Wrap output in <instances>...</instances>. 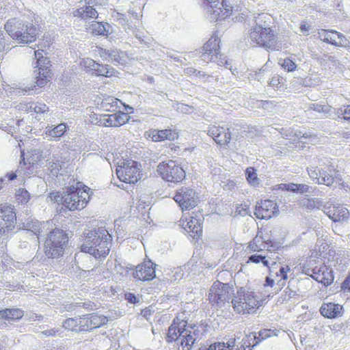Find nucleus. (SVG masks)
<instances>
[{
	"instance_id": "nucleus-14",
	"label": "nucleus",
	"mask_w": 350,
	"mask_h": 350,
	"mask_svg": "<svg viewBox=\"0 0 350 350\" xmlns=\"http://www.w3.org/2000/svg\"><path fill=\"white\" fill-rule=\"evenodd\" d=\"M129 116L127 113L118 111L112 114H100L98 121H92V124L103 126H120L128 122Z\"/></svg>"
},
{
	"instance_id": "nucleus-62",
	"label": "nucleus",
	"mask_w": 350,
	"mask_h": 350,
	"mask_svg": "<svg viewBox=\"0 0 350 350\" xmlns=\"http://www.w3.org/2000/svg\"><path fill=\"white\" fill-rule=\"evenodd\" d=\"M342 288L345 291H350V275L343 282Z\"/></svg>"
},
{
	"instance_id": "nucleus-48",
	"label": "nucleus",
	"mask_w": 350,
	"mask_h": 350,
	"mask_svg": "<svg viewBox=\"0 0 350 350\" xmlns=\"http://www.w3.org/2000/svg\"><path fill=\"white\" fill-rule=\"evenodd\" d=\"M282 67L288 72L294 71L297 65L295 63L289 58H286L283 60V62L281 64Z\"/></svg>"
},
{
	"instance_id": "nucleus-41",
	"label": "nucleus",
	"mask_w": 350,
	"mask_h": 350,
	"mask_svg": "<svg viewBox=\"0 0 350 350\" xmlns=\"http://www.w3.org/2000/svg\"><path fill=\"white\" fill-rule=\"evenodd\" d=\"M16 198L18 203L26 204L30 199V194L25 189H19L16 192Z\"/></svg>"
},
{
	"instance_id": "nucleus-40",
	"label": "nucleus",
	"mask_w": 350,
	"mask_h": 350,
	"mask_svg": "<svg viewBox=\"0 0 350 350\" xmlns=\"http://www.w3.org/2000/svg\"><path fill=\"white\" fill-rule=\"evenodd\" d=\"M47 165L53 176H57L59 171L62 168L61 162L55 157L49 161Z\"/></svg>"
},
{
	"instance_id": "nucleus-59",
	"label": "nucleus",
	"mask_w": 350,
	"mask_h": 350,
	"mask_svg": "<svg viewBox=\"0 0 350 350\" xmlns=\"http://www.w3.org/2000/svg\"><path fill=\"white\" fill-rule=\"evenodd\" d=\"M297 193H304L309 192V186L304 184H297Z\"/></svg>"
},
{
	"instance_id": "nucleus-9",
	"label": "nucleus",
	"mask_w": 350,
	"mask_h": 350,
	"mask_svg": "<svg viewBox=\"0 0 350 350\" xmlns=\"http://www.w3.org/2000/svg\"><path fill=\"white\" fill-rule=\"evenodd\" d=\"M204 5L211 21L225 19L233 12V7L227 0H205Z\"/></svg>"
},
{
	"instance_id": "nucleus-31",
	"label": "nucleus",
	"mask_w": 350,
	"mask_h": 350,
	"mask_svg": "<svg viewBox=\"0 0 350 350\" xmlns=\"http://www.w3.org/2000/svg\"><path fill=\"white\" fill-rule=\"evenodd\" d=\"M186 326L187 325L185 321H182L178 323L175 320H174L168 329L166 337L167 341H177L178 338H179V333H180L183 331V329L185 328Z\"/></svg>"
},
{
	"instance_id": "nucleus-32",
	"label": "nucleus",
	"mask_w": 350,
	"mask_h": 350,
	"mask_svg": "<svg viewBox=\"0 0 350 350\" xmlns=\"http://www.w3.org/2000/svg\"><path fill=\"white\" fill-rule=\"evenodd\" d=\"M84 321H85V325L88 326V330H89L104 325L107 319L102 315L87 314L84 315Z\"/></svg>"
},
{
	"instance_id": "nucleus-19",
	"label": "nucleus",
	"mask_w": 350,
	"mask_h": 350,
	"mask_svg": "<svg viewBox=\"0 0 350 350\" xmlns=\"http://www.w3.org/2000/svg\"><path fill=\"white\" fill-rule=\"evenodd\" d=\"M156 265L152 261H144L135 267V271L133 272L135 278L141 281H150L156 277L155 274Z\"/></svg>"
},
{
	"instance_id": "nucleus-61",
	"label": "nucleus",
	"mask_w": 350,
	"mask_h": 350,
	"mask_svg": "<svg viewBox=\"0 0 350 350\" xmlns=\"http://www.w3.org/2000/svg\"><path fill=\"white\" fill-rule=\"evenodd\" d=\"M295 137L297 139H301V138H310L312 137V135L310 134H308L306 133H302L301 131H296L295 133Z\"/></svg>"
},
{
	"instance_id": "nucleus-11",
	"label": "nucleus",
	"mask_w": 350,
	"mask_h": 350,
	"mask_svg": "<svg viewBox=\"0 0 350 350\" xmlns=\"http://www.w3.org/2000/svg\"><path fill=\"white\" fill-rule=\"evenodd\" d=\"M119 180L126 183H135L140 178V169L137 162L133 160L122 161L116 168Z\"/></svg>"
},
{
	"instance_id": "nucleus-34",
	"label": "nucleus",
	"mask_w": 350,
	"mask_h": 350,
	"mask_svg": "<svg viewBox=\"0 0 350 350\" xmlns=\"http://www.w3.org/2000/svg\"><path fill=\"white\" fill-rule=\"evenodd\" d=\"M23 311L18 308H6L0 310V319L5 321L18 320L23 317Z\"/></svg>"
},
{
	"instance_id": "nucleus-25",
	"label": "nucleus",
	"mask_w": 350,
	"mask_h": 350,
	"mask_svg": "<svg viewBox=\"0 0 350 350\" xmlns=\"http://www.w3.org/2000/svg\"><path fill=\"white\" fill-rule=\"evenodd\" d=\"M85 29L92 34L107 36L109 32V23H103L96 21H86Z\"/></svg>"
},
{
	"instance_id": "nucleus-16",
	"label": "nucleus",
	"mask_w": 350,
	"mask_h": 350,
	"mask_svg": "<svg viewBox=\"0 0 350 350\" xmlns=\"http://www.w3.org/2000/svg\"><path fill=\"white\" fill-rule=\"evenodd\" d=\"M195 191L187 187L178 189L174 200L179 204L182 210H187L195 207L197 204Z\"/></svg>"
},
{
	"instance_id": "nucleus-50",
	"label": "nucleus",
	"mask_w": 350,
	"mask_h": 350,
	"mask_svg": "<svg viewBox=\"0 0 350 350\" xmlns=\"http://www.w3.org/2000/svg\"><path fill=\"white\" fill-rule=\"evenodd\" d=\"M329 106L327 105H321L317 103L312 104L309 109L313 110L314 111H317L319 113H327L329 112Z\"/></svg>"
},
{
	"instance_id": "nucleus-54",
	"label": "nucleus",
	"mask_w": 350,
	"mask_h": 350,
	"mask_svg": "<svg viewBox=\"0 0 350 350\" xmlns=\"http://www.w3.org/2000/svg\"><path fill=\"white\" fill-rule=\"evenodd\" d=\"M32 103H20L18 105H17L16 108L23 111L25 112H32Z\"/></svg>"
},
{
	"instance_id": "nucleus-33",
	"label": "nucleus",
	"mask_w": 350,
	"mask_h": 350,
	"mask_svg": "<svg viewBox=\"0 0 350 350\" xmlns=\"http://www.w3.org/2000/svg\"><path fill=\"white\" fill-rule=\"evenodd\" d=\"M75 16L79 17L85 21L96 19L98 17L97 11L93 7L88 5L77 9L74 12Z\"/></svg>"
},
{
	"instance_id": "nucleus-20",
	"label": "nucleus",
	"mask_w": 350,
	"mask_h": 350,
	"mask_svg": "<svg viewBox=\"0 0 350 350\" xmlns=\"http://www.w3.org/2000/svg\"><path fill=\"white\" fill-rule=\"evenodd\" d=\"M208 135L221 146L228 144L231 139V133L229 129L224 126H211L208 127Z\"/></svg>"
},
{
	"instance_id": "nucleus-63",
	"label": "nucleus",
	"mask_w": 350,
	"mask_h": 350,
	"mask_svg": "<svg viewBox=\"0 0 350 350\" xmlns=\"http://www.w3.org/2000/svg\"><path fill=\"white\" fill-rule=\"evenodd\" d=\"M310 29V26L307 23H301L300 25V31L304 34H308V31Z\"/></svg>"
},
{
	"instance_id": "nucleus-24",
	"label": "nucleus",
	"mask_w": 350,
	"mask_h": 350,
	"mask_svg": "<svg viewBox=\"0 0 350 350\" xmlns=\"http://www.w3.org/2000/svg\"><path fill=\"white\" fill-rule=\"evenodd\" d=\"M342 306L334 303H324L322 304L320 312L321 314L327 318L332 319L340 317L342 314Z\"/></svg>"
},
{
	"instance_id": "nucleus-28",
	"label": "nucleus",
	"mask_w": 350,
	"mask_h": 350,
	"mask_svg": "<svg viewBox=\"0 0 350 350\" xmlns=\"http://www.w3.org/2000/svg\"><path fill=\"white\" fill-rule=\"evenodd\" d=\"M79 64L81 67L83 68L84 69L95 71L96 75L105 77H109L111 75V72H109L108 70L104 71L103 66L96 63L94 60L90 58L81 59Z\"/></svg>"
},
{
	"instance_id": "nucleus-8",
	"label": "nucleus",
	"mask_w": 350,
	"mask_h": 350,
	"mask_svg": "<svg viewBox=\"0 0 350 350\" xmlns=\"http://www.w3.org/2000/svg\"><path fill=\"white\" fill-rule=\"evenodd\" d=\"M234 310L239 314L251 313L258 308L260 301L254 292L239 291L232 299Z\"/></svg>"
},
{
	"instance_id": "nucleus-12",
	"label": "nucleus",
	"mask_w": 350,
	"mask_h": 350,
	"mask_svg": "<svg viewBox=\"0 0 350 350\" xmlns=\"http://www.w3.org/2000/svg\"><path fill=\"white\" fill-rule=\"evenodd\" d=\"M227 284L215 282L212 285L208 293V299L213 305L221 306L226 301L229 302L230 295Z\"/></svg>"
},
{
	"instance_id": "nucleus-57",
	"label": "nucleus",
	"mask_w": 350,
	"mask_h": 350,
	"mask_svg": "<svg viewBox=\"0 0 350 350\" xmlns=\"http://www.w3.org/2000/svg\"><path fill=\"white\" fill-rule=\"evenodd\" d=\"M290 271V268L288 265L285 267H281L279 270V273L277 275H280L282 279L284 281L287 279V273Z\"/></svg>"
},
{
	"instance_id": "nucleus-7",
	"label": "nucleus",
	"mask_w": 350,
	"mask_h": 350,
	"mask_svg": "<svg viewBox=\"0 0 350 350\" xmlns=\"http://www.w3.org/2000/svg\"><path fill=\"white\" fill-rule=\"evenodd\" d=\"M220 40L216 35H213L204 44L202 49V59L206 62H213L219 66H226L227 68L232 69L226 57L221 53L219 47Z\"/></svg>"
},
{
	"instance_id": "nucleus-22",
	"label": "nucleus",
	"mask_w": 350,
	"mask_h": 350,
	"mask_svg": "<svg viewBox=\"0 0 350 350\" xmlns=\"http://www.w3.org/2000/svg\"><path fill=\"white\" fill-rule=\"evenodd\" d=\"M324 213L334 222L347 220L349 216L348 209L342 206L325 207Z\"/></svg>"
},
{
	"instance_id": "nucleus-5",
	"label": "nucleus",
	"mask_w": 350,
	"mask_h": 350,
	"mask_svg": "<svg viewBox=\"0 0 350 350\" xmlns=\"http://www.w3.org/2000/svg\"><path fill=\"white\" fill-rule=\"evenodd\" d=\"M68 236L64 230L55 228L50 232L44 243V254L49 258H57L64 254Z\"/></svg>"
},
{
	"instance_id": "nucleus-39",
	"label": "nucleus",
	"mask_w": 350,
	"mask_h": 350,
	"mask_svg": "<svg viewBox=\"0 0 350 350\" xmlns=\"http://www.w3.org/2000/svg\"><path fill=\"white\" fill-rule=\"evenodd\" d=\"M66 198V189L62 192L57 191L50 193L48 198L53 203L62 204L64 206V200Z\"/></svg>"
},
{
	"instance_id": "nucleus-58",
	"label": "nucleus",
	"mask_w": 350,
	"mask_h": 350,
	"mask_svg": "<svg viewBox=\"0 0 350 350\" xmlns=\"http://www.w3.org/2000/svg\"><path fill=\"white\" fill-rule=\"evenodd\" d=\"M42 334L45 336H54L55 335L60 334V329H51L45 330L42 332Z\"/></svg>"
},
{
	"instance_id": "nucleus-46",
	"label": "nucleus",
	"mask_w": 350,
	"mask_h": 350,
	"mask_svg": "<svg viewBox=\"0 0 350 350\" xmlns=\"http://www.w3.org/2000/svg\"><path fill=\"white\" fill-rule=\"evenodd\" d=\"M284 83L283 77L279 75H274L271 79L269 84L274 89H280L282 86V84Z\"/></svg>"
},
{
	"instance_id": "nucleus-17",
	"label": "nucleus",
	"mask_w": 350,
	"mask_h": 350,
	"mask_svg": "<svg viewBox=\"0 0 350 350\" xmlns=\"http://www.w3.org/2000/svg\"><path fill=\"white\" fill-rule=\"evenodd\" d=\"M279 212L277 203L273 200H265L256 205L254 215L258 219H269Z\"/></svg>"
},
{
	"instance_id": "nucleus-3",
	"label": "nucleus",
	"mask_w": 350,
	"mask_h": 350,
	"mask_svg": "<svg viewBox=\"0 0 350 350\" xmlns=\"http://www.w3.org/2000/svg\"><path fill=\"white\" fill-rule=\"evenodd\" d=\"M90 189L81 182L66 188L64 206L71 211L83 209L90 200Z\"/></svg>"
},
{
	"instance_id": "nucleus-36",
	"label": "nucleus",
	"mask_w": 350,
	"mask_h": 350,
	"mask_svg": "<svg viewBox=\"0 0 350 350\" xmlns=\"http://www.w3.org/2000/svg\"><path fill=\"white\" fill-rule=\"evenodd\" d=\"M66 131V126L64 123L59 124L56 126L47 127L46 129L45 135L46 137L59 138L62 137Z\"/></svg>"
},
{
	"instance_id": "nucleus-23",
	"label": "nucleus",
	"mask_w": 350,
	"mask_h": 350,
	"mask_svg": "<svg viewBox=\"0 0 350 350\" xmlns=\"http://www.w3.org/2000/svg\"><path fill=\"white\" fill-rule=\"evenodd\" d=\"M178 133L172 129L152 130L148 133V137L154 142H161L165 139L173 141L178 138Z\"/></svg>"
},
{
	"instance_id": "nucleus-47",
	"label": "nucleus",
	"mask_w": 350,
	"mask_h": 350,
	"mask_svg": "<svg viewBox=\"0 0 350 350\" xmlns=\"http://www.w3.org/2000/svg\"><path fill=\"white\" fill-rule=\"evenodd\" d=\"M49 111V107L42 103H32V112L36 113H44Z\"/></svg>"
},
{
	"instance_id": "nucleus-56",
	"label": "nucleus",
	"mask_w": 350,
	"mask_h": 350,
	"mask_svg": "<svg viewBox=\"0 0 350 350\" xmlns=\"http://www.w3.org/2000/svg\"><path fill=\"white\" fill-rule=\"evenodd\" d=\"M338 116H340V115H343V118L345 120L350 121V105H347L344 109H340L338 111Z\"/></svg>"
},
{
	"instance_id": "nucleus-60",
	"label": "nucleus",
	"mask_w": 350,
	"mask_h": 350,
	"mask_svg": "<svg viewBox=\"0 0 350 350\" xmlns=\"http://www.w3.org/2000/svg\"><path fill=\"white\" fill-rule=\"evenodd\" d=\"M16 177V174L11 172V173H8V174H6V176L5 177L1 178L0 180L2 183L9 182L10 180L15 179Z\"/></svg>"
},
{
	"instance_id": "nucleus-53",
	"label": "nucleus",
	"mask_w": 350,
	"mask_h": 350,
	"mask_svg": "<svg viewBox=\"0 0 350 350\" xmlns=\"http://www.w3.org/2000/svg\"><path fill=\"white\" fill-rule=\"evenodd\" d=\"M185 272L181 267H177L174 269L172 280L174 282L180 281L184 276Z\"/></svg>"
},
{
	"instance_id": "nucleus-55",
	"label": "nucleus",
	"mask_w": 350,
	"mask_h": 350,
	"mask_svg": "<svg viewBox=\"0 0 350 350\" xmlns=\"http://www.w3.org/2000/svg\"><path fill=\"white\" fill-rule=\"evenodd\" d=\"M236 212L241 216L247 215L250 213V207L247 204H240L237 206Z\"/></svg>"
},
{
	"instance_id": "nucleus-42",
	"label": "nucleus",
	"mask_w": 350,
	"mask_h": 350,
	"mask_svg": "<svg viewBox=\"0 0 350 350\" xmlns=\"http://www.w3.org/2000/svg\"><path fill=\"white\" fill-rule=\"evenodd\" d=\"M119 101L117 98L108 97L102 101L101 105L105 110L112 111L113 110L112 108L116 107Z\"/></svg>"
},
{
	"instance_id": "nucleus-2",
	"label": "nucleus",
	"mask_w": 350,
	"mask_h": 350,
	"mask_svg": "<svg viewBox=\"0 0 350 350\" xmlns=\"http://www.w3.org/2000/svg\"><path fill=\"white\" fill-rule=\"evenodd\" d=\"M5 29L12 38L22 44H27L35 41L38 35V30L32 23H24L15 18L6 22Z\"/></svg>"
},
{
	"instance_id": "nucleus-64",
	"label": "nucleus",
	"mask_w": 350,
	"mask_h": 350,
	"mask_svg": "<svg viewBox=\"0 0 350 350\" xmlns=\"http://www.w3.org/2000/svg\"><path fill=\"white\" fill-rule=\"evenodd\" d=\"M115 269L117 273H120V275H124L127 273L128 271L126 269H124L123 267H122L120 265H116L115 267Z\"/></svg>"
},
{
	"instance_id": "nucleus-6",
	"label": "nucleus",
	"mask_w": 350,
	"mask_h": 350,
	"mask_svg": "<svg viewBox=\"0 0 350 350\" xmlns=\"http://www.w3.org/2000/svg\"><path fill=\"white\" fill-rule=\"evenodd\" d=\"M43 51H36L34 52L35 57L37 59L35 68L38 70H35L36 81L33 85H27L22 89L24 94L27 93L30 94V91L33 90L36 86L42 88L50 80L51 78V66L50 61L42 55Z\"/></svg>"
},
{
	"instance_id": "nucleus-21",
	"label": "nucleus",
	"mask_w": 350,
	"mask_h": 350,
	"mask_svg": "<svg viewBox=\"0 0 350 350\" xmlns=\"http://www.w3.org/2000/svg\"><path fill=\"white\" fill-rule=\"evenodd\" d=\"M62 327L75 333L88 331V326L84 321V315L66 319L62 322Z\"/></svg>"
},
{
	"instance_id": "nucleus-43",
	"label": "nucleus",
	"mask_w": 350,
	"mask_h": 350,
	"mask_svg": "<svg viewBox=\"0 0 350 350\" xmlns=\"http://www.w3.org/2000/svg\"><path fill=\"white\" fill-rule=\"evenodd\" d=\"M247 262L259 263L262 262L265 267H269V261L265 256L262 254H253L251 255Z\"/></svg>"
},
{
	"instance_id": "nucleus-51",
	"label": "nucleus",
	"mask_w": 350,
	"mask_h": 350,
	"mask_svg": "<svg viewBox=\"0 0 350 350\" xmlns=\"http://www.w3.org/2000/svg\"><path fill=\"white\" fill-rule=\"evenodd\" d=\"M185 73L187 75L194 76L199 78L204 77L206 76L204 72L198 71L192 67L187 68L185 69Z\"/></svg>"
},
{
	"instance_id": "nucleus-37",
	"label": "nucleus",
	"mask_w": 350,
	"mask_h": 350,
	"mask_svg": "<svg viewBox=\"0 0 350 350\" xmlns=\"http://www.w3.org/2000/svg\"><path fill=\"white\" fill-rule=\"evenodd\" d=\"M331 37L332 39L336 41V42H332L333 45L340 47H347L349 44L348 39L343 34L338 33L336 31L332 30Z\"/></svg>"
},
{
	"instance_id": "nucleus-38",
	"label": "nucleus",
	"mask_w": 350,
	"mask_h": 350,
	"mask_svg": "<svg viewBox=\"0 0 350 350\" xmlns=\"http://www.w3.org/2000/svg\"><path fill=\"white\" fill-rule=\"evenodd\" d=\"M245 176L247 182L250 185L257 186L260 184V180L258 178L256 170L254 167H247L245 170Z\"/></svg>"
},
{
	"instance_id": "nucleus-29",
	"label": "nucleus",
	"mask_w": 350,
	"mask_h": 350,
	"mask_svg": "<svg viewBox=\"0 0 350 350\" xmlns=\"http://www.w3.org/2000/svg\"><path fill=\"white\" fill-rule=\"evenodd\" d=\"M26 160L27 162L25 161V159L24 157L23 158L24 165L28 163L33 168L37 169L38 166H41L43 163L42 161L44 160V157L40 150L33 149L28 152Z\"/></svg>"
},
{
	"instance_id": "nucleus-45",
	"label": "nucleus",
	"mask_w": 350,
	"mask_h": 350,
	"mask_svg": "<svg viewBox=\"0 0 350 350\" xmlns=\"http://www.w3.org/2000/svg\"><path fill=\"white\" fill-rule=\"evenodd\" d=\"M331 33L332 31L321 29L318 32V37L321 40L332 44V42L336 41L332 39Z\"/></svg>"
},
{
	"instance_id": "nucleus-13",
	"label": "nucleus",
	"mask_w": 350,
	"mask_h": 350,
	"mask_svg": "<svg viewBox=\"0 0 350 350\" xmlns=\"http://www.w3.org/2000/svg\"><path fill=\"white\" fill-rule=\"evenodd\" d=\"M16 221V216L12 206L0 207V236L13 230Z\"/></svg>"
},
{
	"instance_id": "nucleus-30",
	"label": "nucleus",
	"mask_w": 350,
	"mask_h": 350,
	"mask_svg": "<svg viewBox=\"0 0 350 350\" xmlns=\"http://www.w3.org/2000/svg\"><path fill=\"white\" fill-rule=\"evenodd\" d=\"M269 240H265L261 235L258 234L249 243L247 249L250 252H261L269 248Z\"/></svg>"
},
{
	"instance_id": "nucleus-26",
	"label": "nucleus",
	"mask_w": 350,
	"mask_h": 350,
	"mask_svg": "<svg viewBox=\"0 0 350 350\" xmlns=\"http://www.w3.org/2000/svg\"><path fill=\"white\" fill-rule=\"evenodd\" d=\"M100 55L108 62L120 65L126 64L128 59L125 52L115 50L111 52L105 50L102 52Z\"/></svg>"
},
{
	"instance_id": "nucleus-52",
	"label": "nucleus",
	"mask_w": 350,
	"mask_h": 350,
	"mask_svg": "<svg viewBox=\"0 0 350 350\" xmlns=\"http://www.w3.org/2000/svg\"><path fill=\"white\" fill-rule=\"evenodd\" d=\"M319 170L317 167H311L308 169V172L309 176L314 180H317V183H319V178H321V176L319 175Z\"/></svg>"
},
{
	"instance_id": "nucleus-49",
	"label": "nucleus",
	"mask_w": 350,
	"mask_h": 350,
	"mask_svg": "<svg viewBox=\"0 0 350 350\" xmlns=\"http://www.w3.org/2000/svg\"><path fill=\"white\" fill-rule=\"evenodd\" d=\"M271 330H269V329H263V330H261V331L259 332L258 337H256V336L252 335V338L254 340H258L256 342V343L253 345V346L256 345L260 341V339H259V338H260L262 340H264V339H265L267 338L270 337L271 336Z\"/></svg>"
},
{
	"instance_id": "nucleus-1",
	"label": "nucleus",
	"mask_w": 350,
	"mask_h": 350,
	"mask_svg": "<svg viewBox=\"0 0 350 350\" xmlns=\"http://www.w3.org/2000/svg\"><path fill=\"white\" fill-rule=\"evenodd\" d=\"M111 237L104 228L89 230L84 233L80 245L82 252L88 253L95 258H105L110 250Z\"/></svg>"
},
{
	"instance_id": "nucleus-10",
	"label": "nucleus",
	"mask_w": 350,
	"mask_h": 350,
	"mask_svg": "<svg viewBox=\"0 0 350 350\" xmlns=\"http://www.w3.org/2000/svg\"><path fill=\"white\" fill-rule=\"evenodd\" d=\"M161 177L167 182L180 183L185 178V172L176 161H169L160 163L157 170Z\"/></svg>"
},
{
	"instance_id": "nucleus-27",
	"label": "nucleus",
	"mask_w": 350,
	"mask_h": 350,
	"mask_svg": "<svg viewBox=\"0 0 350 350\" xmlns=\"http://www.w3.org/2000/svg\"><path fill=\"white\" fill-rule=\"evenodd\" d=\"M313 274L312 277L325 285H328L333 281V277L331 271L326 266H321L319 268L313 269Z\"/></svg>"
},
{
	"instance_id": "nucleus-4",
	"label": "nucleus",
	"mask_w": 350,
	"mask_h": 350,
	"mask_svg": "<svg viewBox=\"0 0 350 350\" xmlns=\"http://www.w3.org/2000/svg\"><path fill=\"white\" fill-rule=\"evenodd\" d=\"M250 38L256 45L271 50L279 51L278 36L271 27L256 25L250 31Z\"/></svg>"
},
{
	"instance_id": "nucleus-44",
	"label": "nucleus",
	"mask_w": 350,
	"mask_h": 350,
	"mask_svg": "<svg viewBox=\"0 0 350 350\" xmlns=\"http://www.w3.org/2000/svg\"><path fill=\"white\" fill-rule=\"evenodd\" d=\"M319 175L321 176V178H319V184H323L327 186H329L334 183V178L332 176L327 174L326 172H319Z\"/></svg>"
},
{
	"instance_id": "nucleus-15",
	"label": "nucleus",
	"mask_w": 350,
	"mask_h": 350,
	"mask_svg": "<svg viewBox=\"0 0 350 350\" xmlns=\"http://www.w3.org/2000/svg\"><path fill=\"white\" fill-rule=\"evenodd\" d=\"M198 336L199 331L196 325L186 326L179 333V338L176 341L179 345V350H191Z\"/></svg>"
},
{
	"instance_id": "nucleus-35",
	"label": "nucleus",
	"mask_w": 350,
	"mask_h": 350,
	"mask_svg": "<svg viewBox=\"0 0 350 350\" xmlns=\"http://www.w3.org/2000/svg\"><path fill=\"white\" fill-rule=\"evenodd\" d=\"M49 225V221H46L45 223H41L38 220H32L26 224L27 230L26 233H29L31 232L36 235L38 238L42 235L43 226Z\"/></svg>"
},
{
	"instance_id": "nucleus-18",
	"label": "nucleus",
	"mask_w": 350,
	"mask_h": 350,
	"mask_svg": "<svg viewBox=\"0 0 350 350\" xmlns=\"http://www.w3.org/2000/svg\"><path fill=\"white\" fill-rule=\"evenodd\" d=\"M180 225L193 239L200 237L202 232L201 219L197 217V215L182 218Z\"/></svg>"
}]
</instances>
